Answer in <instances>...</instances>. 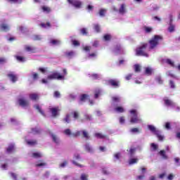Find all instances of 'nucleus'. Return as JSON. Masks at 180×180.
<instances>
[{
  "instance_id": "nucleus-1",
  "label": "nucleus",
  "mask_w": 180,
  "mask_h": 180,
  "mask_svg": "<svg viewBox=\"0 0 180 180\" xmlns=\"http://www.w3.org/2000/svg\"><path fill=\"white\" fill-rule=\"evenodd\" d=\"M63 133L66 136H72L73 137H79V136H81V133H82L83 138L86 140H89L90 137H91V136H89V133H88V131H86V130L77 131L75 133H72L71 131V129H66L64 130Z\"/></svg>"
},
{
  "instance_id": "nucleus-2",
  "label": "nucleus",
  "mask_w": 180,
  "mask_h": 180,
  "mask_svg": "<svg viewBox=\"0 0 180 180\" xmlns=\"http://www.w3.org/2000/svg\"><path fill=\"white\" fill-rule=\"evenodd\" d=\"M164 38L161 35H154L149 41V50H154L155 47L160 44V41H162Z\"/></svg>"
},
{
  "instance_id": "nucleus-3",
  "label": "nucleus",
  "mask_w": 180,
  "mask_h": 180,
  "mask_svg": "<svg viewBox=\"0 0 180 180\" xmlns=\"http://www.w3.org/2000/svg\"><path fill=\"white\" fill-rule=\"evenodd\" d=\"M148 47V44L141 43V46L136 48V56H141L142 57H148V53H146V49Z\"/></svg>"
},
{
  "instance_id": "nucleus-4",
  "label": "nucleus",
  "mask_w": 180,
  "mask_h": 180,
  "mask_svg": "<svg viewBox=\"0 0 180 180\" xmlns=\"http://www.w3.org/2000/svg\"><path fill=\"white\" fill-rule=\"evenodd\" d=\"M129 113L131 114L130 123L134 124L140 122V119H139V114L137 113L136 110H130Z\"/></svg>"
},
{
  "instance_id": "nucleus-5",
  "label": "nucleus",
  "mask_w": 180,
  "mask_h": 180,
  "mask_svg": "<svg viewBox=\"0 0 180 180\" xmlns=\"http://www.w3.org/2000/svg\"><path fill=\"white\" fill-rule=\"evenodd\" d=\"M48 79H58L59 81H61L64 79V75H61L60 73L57 72H54L52 74L48 75L47 77Z\"/></svg>"
},
{
  "instance_id": "nucleus-6",
  "label": "nucleus",
  "mask_w": 180,
  "mask_h": 180,
  "mask_svg": "<svg viewBox=\"0 0 180 180\" xmlns=\"http://www.w3.org/2000/svg\"><path fill=\"white\" fill-rule=\"evenodd\" d=\"M68 2L77 9H79L82 6V2L79 0H68Z\"/></svg>"
},
{
  "instance_id": "nucleus-7",
  "label": "nucleus",
  "mask_w": 180,
  "mask_h": 180,
  "mask_svg": "<svg viewBox=\"0 0 180 180\" xmlns=\"http://www.w3.org/2000/svg\"><path fill=\"white\" fill-rule=\"evenodd\" d=\"M108 84L112 88H119L120 86V81L117 79H111L108 80Z\"/></svg>"
},
{
  "instance_id": "nucleus-8",
  "label": "nucleus",
  "mask_w": 180,
  "mask_h": 180,
  "mask_svg": "<svg viewBox=\"0 0 180 180\" xmlns=\"http://www.w3.org/2000/svg\"><path fill=\"white\" fill-rule=\"evenodd\" d=\"M18 102V105L22 106V108H27V106L30 105L29 101L25 98H19Z\"/></svg>"
},
{
  "instance_id": "nucleus-9",
  "label": "nucleus",
  "mask_w": 180,
  "mask_h": 180,
  "mask_svg": "<svg viewBox=\"0 0 180 180\" xmlns=\"http://www.w3.org/2000/svg\"><path fill=\"white\" fill-rule=\"evenodd\" d=\"M25 50L27 51L28 53H37V48L35 46H32L30 45H25Z\"/></svg>"
},
{
  "instance_id": "nucleus-10",
  "label": "nucleus",
  "mask_w": 180,
  "mask_h": 180,
  "mask_svg": "<svg viewBox=\"0 0 180 180\" xmlns=\"http://www.w3.org/2000/svg\"><path fill=\"white\" fill-rule=\"evenodd\" d=\"M163 101L166 106H171L172 108H174V106H175V103L168 98H164Z\"/></svg>"
},
{
  "instance_id": "nucleus-11",
  "label": "nucleus",
  "mask_w": 180,
  "mask_h": 180,
  "mask_svg": "<svg viewBox=\"0 0 180 180\" xmlns=\"http://www.w3.org/2000/svg\"><path fill=\"white\" fill-rule=\"evenodd\" d=\"M70 115L75 120H78V119H79V112L77 110L72 111Z\"/></svg>"
},
{
  "instance_id": "nucleus-12",
  "label": "nucleus",
  "mask_w": 180,
  "mask_h": 180,
  "mask_svg": "<svg viewBox=\"0 0 180 180\" xmlns=\"http://www.w3.org/2000/svg\"><path fill=\"white\" fill-rule=\"evenodd\" d=\"M119 13L121 15H124L126 13V4H122L119 8Z\"/></svg>"
},
{
  "instance_id": "nucleus-13",
  "label": "nucleus",
  "mask_w": 180,
  "mask_h": 180,
  "mask_svg": "<svg viewBox=\"0 0 180 180\" xmlns=\"http://www.w3.org/2000/svg\"><path fill=\"white\" fill-rule=\"evenodd\" d=\"M7 77L10 78L12 82H16L18 81V77H16V75L13 73H9L8 75H7Z\"/></svg>"
},
{
  "instance_id": "nucleus-14",
  "label": "nucleus",
  "mask_w": 180,
  "mask_h": 180,
  "mask_svg": "<svg viewBox=\"0 0 180 180\" xmlns=\"http://www.w3.org/2000/svg\"><path fill=\"white\" fill-rule=\"evenodd\" d=\"M30 133H32V134H40L41 133V129L37 127L32 128Z\"/></svg>"
},
{
  "instance_id": "nucleus-15",
  "label": "nucleus",
  "mask_w": 180,
  "mask_h": 180,
  "mask_svg": "<svg viewBox=\"0 0 180 180\" xmlns=\"http://www.w3.org/2000/svg\"><path fill=\"white\" fill-rule=\"evenodd\" d=\"M51 137H52L53 143H56V144H60V139L57 137V135L51 134Z\"/></svg>"
},
{
  "instance_id": "nucleus-16",
  "label": "nucleus",
  "mask_w": 180,
  "mask_h": 180,
  "mask_svg": "<svg viewBox=\"0 0 180 180\" xmlns=\"http://www.w3.org/2000/svg\"><path fill=\"white\" fill-rule=\"evenodd\" d=\"M50 111L51 112L52 116L56 117L58 113V108H50Z\"/></svg>"
},
{
  "instance_id": "nucleus-17",
  "label": "nucleus",
  "mask_w": 180,
  "mask_h": 180,
  "mask_svg": "<svg viewBox=\"0 0 180 180\" xmlns=\"http://www.w3.org/2000/svg\"><path fill=\"white\" fill-rule=\"evenodd\" d=\"M114 53H115V54H120L122 53V46L117 44L115 47Z\"/></svg>"
},
{
  "instance_id": "nucleus-18",
  "label": "nucleus",
  "mask_w": 180,
  "mask_h": 180,
  "mask_svg": "<svg viewBox=\"0 0 180 180\" xmlns=\"http://www.w3.org/2000/svg\"><path fill=\"white\" fill-rule=\"evenodd\" d=\"M34 108L38 110V112L42 115V116H46V114H44V111H43V110H41V108H40V105H39V104H36Z\"/></svg>"
},
{
  "instance_id": "nucleus-19",
  "label": "nucleus",
  "mask_w": 180,
  "mask_h": 180,
  "mask_svg": "<svg viewBox=\"0 0 180 180\" xmlns=\"http://www.w3.org/2000/svg\"><path fill=\"white\" fill-rule=\"evenodd\" d=\"M168 30L170 33H172V32H175V25H172V20H170Z\"/></svg>"
},
{
  "instance_id": "nucleus-20",
  "label": "nucleus",
  "mask_w": 180,
  "mask_h": 180,
  "mask_svg": "<svg viewBox=\"0 0 180 180\" xmlns=\"http://www.w3.org/2000/svg\"><path fill=\"white\" fill-rule=\"evenodd\" d=\"M30 99H31V101H37V99H39V94H30Z\"/></svg>"
},
{
  "instance_id": "nucleus-21",
  "label": "nucleus",
  "mask_w": 180,
  "mask_h": 180,
  "mask_svg": "<svg viewBox=\"0 0 180 180\" xmlns=\"http://www.w3.org/2000/svg\"><path fill=\"white\" fill-rule=\"evenodd\" d=\"M1 28L2 32H8V30H10L9 25L6 24H1Z\"/></svg>"
},
{
  "instance_id": "nucleus-22",
  "label": "nucleus",
  "mask_w": 180,
  "mask_h": 180,
  "mask_svg": "<svg viewBox=\"0 0 180 180\" xmlns=\"http://www.w3.org/2000/svg\"><path fill=\"white\" fill-rule=\"evenodd\" d=\"M32 157L33 158H41L43 155L41 153L35 152L32 153Z\"/></svg>"
},
{
  "instance_id": "nucleus-23",
  "label": "nucleus",
  "mask_w": 180,
  "mask_h": 180,
  "mask_svg": "<svg viewBox=\"0 0 180 180\" xmlns=\"http://www.w3.org/2000/svg\"><path fill=\"white\" fill-rule=\"evenodd\" d=\"M80 180H89V175L88 174L82 173L80 175Z\"/></svg>"
},
{
  "instance_id": "nucleus-24",
  "label": "nucleus",
  "mask_w": 180,
  "mask_h": 180,
  "mask_svg": "<svg viewBox=\"0 0 180 180\" xmlns=\"http://www.w3.org/2000/svg\"><path fill=\"white\" fill-rule=\"evenodd\" d=\"M15 150V146L14 145H9L8 147L6 149V151L8 154H11V153H12V151Z\"/></svg>"
},
{
  "instance_id": "nucleus-25",
  "label": "nucleus",
  "mask_w": 180,
  "mask_h": 180,
  "mask_svg": "<svg viewBox=\"0 0 180 180\" xmlns=\"http://www.w3.org/2000/svg\"><path fill=\"white\" fill-rule=\"evenodd\" d=\"M26 143L28 146H36L37 144V140H27Z\"/></svg>"
},
{
  "instance_id": "nucleus-26",
  "label": "nucleus",
  "mask_w": 180,
  "mask_h": 180,
  "mask_svg": "<svg viewBox=\"0 0 180 180\" xmlns=\"http://www.w3.org/2000/svg\"><path fill=\"white\" fill-rule=\"evenodd\" d=\"M89 98V96H88V94H82L80 96V102H85V101H86V99H88Z\"/></svg>"
},
{
  "instance_id": "nucleus-27",
  "label": "nucleus",
  "mask_w": 180,
  "mask_h": 180,
  "mask_svg": "<svg viewBox=\"0 0 180 180\" xmlns=\"http://www.w3.org/2000/svg\"><path fill=\"white\" fill-rule=\"evenodd\" d=\"M155 134V136H157L159 141H162L164 140V136H162V135H161V132H160V131H156Z\"/></svg>"
},
{
  "instance_id": "nucleus-28",
  "label": "nucleus",
  "mask_w": 180,
  "mask_h": 180,
  "mask_svg": "<svg viewBox=\"0 0 180 180\" xmlns=\"http://www.w3.org/2000/svg\"><path fill=\"white\" fill-rule=\"evenodd\" d=\"M166 64H168V65H170V67H175V64L172 60L167 58L165 60Z\"/></svg>"
},
{
  "instance_id": "nucleus-29",
  "label": "nucleus",
  "mask_w": 180,
  "mask_h": 180,
  "mask_svg": "<svg viewBox=\"0 0 180 180\" xmlns=\"http://www.w3.org/2000/svg\"><path fill=\"white\" fill-rule=\"evenodd\" d=\"M94 136L95 137H96V139H106V135H103L101 133H96Z\"/></svg>"
},
{
  "instance_id": "nucleus-30",
  "label": "nucleus",
  "mask_w": 180,
  "mask_h": 180,
  "mask_svg": "<svg viewBox=\"0 0 180 180\" xmlns=\"http://www.w3.org/2000/svg\"><path fill=\"white\" fill-rule=\"evenodd\" d=\"M115 112H117L118 113H123L124 112V108L122 106H118L115 108Z\"/></svg>"
},
{
  "instance_id": "nucleus-31",
  "label": "nucleus",
  "mask_w": 180,
  "mask_h": 180,
  "mask_svg": "<svg viewBox=\"0 0 180 180\" xmlns=\"http://www.w3.org/2000/svg\"><path fill=\"white\" fill-rule=\"evenodd\" d=\"M159 154L164 160H168V156L165 154V150H162L159 152Z\"/></svg>"
},
{
  "instance_id": "nucleus-32",
  "label": "nucleus",
  "mask_w": 180,
  "mask_h": 180,
  "mask_svg": "<svg viewBox=\"0 0 180 180\" xmlns=\"http://www.w3.org/2000/svg\"><path fill=\"white\" fill-rule=\"evenodd\" d=\"M148 129H149V130L152 131V133H154L155 134V133H157V131H158V130H157V129H155V127H154L153 125H148Z\"/></svg>"
},
{
  "instance_id": "nucleus-33",
  "label": "nucleus",
  "mask_w": 180,
  "mask_h": 180,
  "mask_svg": "<svg viewBox=\"0 0 180 180\" xmlns=\"http://www.w3.org/2000/svg\"><path fill=\"white\" fill-rule=\"evenodd\" d=\"M41 9L43 11V12H46V13H50L51 12V8H50V7L44 6L41 7Z\"/></svg>"
},
{
  "instance_id": "nucleus-34",
  "label": "nucleus",
  "mask_w": 180,
  "mask_h": 180,
  "mask_svg": "<svg viewBox=\"0 0 180 180\" xmlns=\"http://www.w3.org/2000/svg\"><path fill=\"white\" fill-rule=\"evenodd\" d=\"M101 172L102 174H103V175H109V174H110V172L108 169V167H102Z\"/></svg>"
},
{
  "instance_id": "nucleus-35",
  "label": "nucleus",
  "mask_w": 180,
  "mask_h": 180,
  "mask_svg": "<svg viewBox=\"0 0 180 180\" xmlns=\"http://www.w3.org/2000/svg\"><path fill=\"white\" fill-rule=\"evenodd\" d=\"M145 74L146 75H151L153 74V69H151L150 68H146Z\"/></svg>"
},
{
  "instance_id": "nucleus-36",
  "label": "nucleus",
  "mask_w": 180,
  "mask_h": 180,
  "mask_svg": "<svg viewBox=\"0 0 180 180\" xmlns=\"http://www.w3.org/2000/svg\"><path fill=\"white\" fill-rule=\"evenodd\" d=\"M65 57H68V58H71L74 56V51H70L68 52H65Z\"/></svg>"
},
{
  "instance_id": "nucleus-37",
  "label": "nucleus",
  "mask_w": 180,
  "mask_h": 180,
  "mask_svg": "<svg viewBox=\"0 0 180 180\" xmlns=\"http://www.w3.org/2000/svg\"><path fill=\"white\" fill-rule=\"evenodd\" d=\"M63 120L65 122V123H70V122H71L70 114H67Z\"/></svg>"
},
{
  "instance_id": "nucleus-38",
  "label": "nucleus",
  "mask_w": 180,
  "mask_h": 180,
  "mask_svg": "<svg viewBox=\"0 0 180 180\" xmlns=\"http://www.w3.org/2000/svg\"><path fill=\"white\" fill-rule=\"evenodd\" d=\"M47 165V163L43 162V160H39V163H37L35 165V167H46Z\"/></svg>"
},
{
  "instance_id": "nucleus-39",
  "label": "nucleus",
  "mask_w": 180,
  "mask_h": 180,
  "mask_svg": "<svg viewBox=\"0 0 180 180\" xmlns=\"http://www.w3.org/2000/svg\"><path fill=\"white\" fill-rule=\"evenodd\" d=\"M134 68L135 72H140V71H141V66H140V65L139 64H136L135 65H134Z\"/></svg>"
},
{
  "instance_id": "nucleus-40",
  "label": "nucleus",
  "mask_w": 180,
  "mask_h": 180,
  "mask_svg": "<svg viewBox=\"0 0 180 180\" xmlns=\"http://www.w3.org/2000/svg\"><path fill=\"white\" fill-rule=\"evenodd\" d=\"M15 58L18 61H19L20 63H25V58L23 56H16Z\"/></svg>"
},
{
  "instance_id": "nucleus-41",
  "label": "nucleus",
  "mask_w": 180,
  "mask_h": 180,
  "mask_svg": "<svg viewBox=\"0 0 180 180\" xmlns=\"http://www.w3.org/2000/svg\"><path fill=\"white\" fill-rule=\"evenodd\" d=\"M84 120H86V122H91V120H92V115L85 114Z\"/></svg>"
},
{
  "instance_id": "nucleus-42",
  "label": "nucleus",
  "mask_w": 180,
  "mask_h": 180,
  "mask_svg": "<svg viewBox=\"0 0 180 180\" xmlns=\"http://www.w3.org/2000/svg\"><path fill=\"white\" fill-rule=\"evenodd\" d=\"M139 162V159L137 158H131L129 161V165H133V164H136Z\"/></svg>"
},
{
  "instance_id": "nucleus-43",
  "label": "nucleus",
  "mask_w": 180,
  "mask_h": 180,
  "mask_svg": "<svg viewBox=\"0 0 180 180\" xmlns=\"http://www.w3.org/2000/svg\"><path fill=\"white\" fill-rule=\"evenodd\" d=\"M40 26L41 27H44V29H46V27H51V24H50L49 22L44 23V22H42L40 24Z\"/></svg>"
},
{
  "instance_id": "nucleus-44",
  "label": "nucleus",
  "mask_w": 180,
  "mask_h": 180,
  "mask_svg": "<svg viewBox=\"0 0 180 180\" xmlns=\"http://www.w3.org/2000/svg\"><path fill=\"white\" fill-rule=\"evenodd\" d=\"M32 40H34V41H39L41 40V37L40 35H34Z\"/></svg>"
},
{
  "instance_id": "nucleus-45",
  "label": "nucleus",
  "mask_w": 180,
  "mask_h": 180,
  "mask_svg": "<svg viewBox=\"0 0 180 180\" xmlns=\"http://www.w3.org/2000/svg\"><path fill=\"white\" fill-rule=\"evenodd\" d=\"M103 39L105 41H109V40H110V39H112V35H110L109 34H106L103 36Z\"/></svg>"
},
{
  "instance_id": "nucleus-46",
  "label": "nucleus",
  "mask_w": 180,
  "mask_h": 180,
  "mask_svg": "<svg viewBox=\"0 0 180 180\" xmlns=\"http://www.w3.org/2000/svg\"><path fill=\"white\" fill-rule=\"evenodd\" d=\"M106 13V9L105 8H101L99 11V15L100 16H101L102 18H103V16H105V14Z\"/></svg>"
},
{
  "instance_id": "nucleus-47",
  "label": "nucleus",
  "mask_w": 180,
  "mask_h": 180,
  "mask_svg": "<svg viewBox=\"0 0 180 180\" xmlns=\"http://www.w3.org/2000/svg\"><path fill=\"white\" fill-rule=\"evenodd\" d=\"M85 150L88 153H92V148H91V146H89V143L86 144Z\"/></svg>"
},
{
  "instance_id": "nucleus-48",
  "label": "nucleus",
  "mask_w": 180,
  "mask_h": 180,
  "mask_svg": "<svg viewBox=\"0 0 180 180\" xmlns=\"http://www.w3.org/2000/svg\"><path fill=\"white\" fill-rule=\"evenodd\" d=\"M80 32L83 36H86L88 34V31L86 30V28L80 29Z\"/></svg>"
},
{
  "instance_id": "nucleus-49",
  "label": "nucleus",
  "mask_w": 180,
  "mask_h": 180,
  "mask_svg": "<svg viewBox=\"0 0 180 180\" xmlns=\"http://www.w3.org/2000/svg\"><path fill=\"white\" fill-rule=\"evenodd\" d=\"M112 101L115 103H119V102H120V98L118 96H113L112 97Z\"/></svg>"
},
{
  "instance_id": "nucleus-50",
  "label": "nucleus",
  "mask_w": 180,
  "mask_h": 180,
  "mask_svg": "<svg viewBox=\"0 0 180 180\" xmlns=\"http://www.w3.org/2000/svg\"><path fill=\"white\" fill-rule=\"evenodd\" d=\"M144 29L146 33H151L153 32V27H145Z\"/></svg>"
},
{
  "instance_id": "nucleus-51",
  "label": "nucleus",
  "mask_w": 180,
  "mask_h": 180,
  "mask_svg": "<svg viewBox=\"0 0 180 180\" xmlns=\"http://www.w3.org/2000/svg\"><path fill=\"white\" fill-rule=\"evenodd\" d=\"M155 81L158 82V84H162L163 81H162V78L161 77V76H157L155 77Z\"/></svg>"
},
{
  "instance_id": "nucleus-52",
  "label": "nucleus",
  "mask_w": 180,
  "mask_h": 180,
  "mask_svg": "<svg viewBox=\"0 0 180 180\" xmlns=\"http://www.w3.org/2000/svg\"><path fill=\"white\" fill-rule=\"evenodd\" d=\"M11 4H22V0H8Z\"/></svg>"
},
{
  "instance_id": "nucleus-53",
  "label": "nucleus",
  "mask_w": 180,
  "mask_h": 180,
  "mask_svg": "<svg viewBox=\"0 0 180 180\" xmlns=\"http://www.w3.org/2000/svg\"><path fill=\"white\" fill-rule=\"evenodd\" d=\"M51 44L56 46V44H60V41L57 39H52L51 40Z\"/></svg>"
},
{
  "instance_id": "nucleus-54",
  "label": "nucleus",
  "mask_w": 180,
  "mask_h": 180,
  "mask_svg": "<svg viewBox=\"0 0 180 180\" xmlns=\"http://www.w3.org/2000/svg\"><path fill=\"white\" fill-rule=\"evenodd\" d=\"M53 96L54 98H60V96H61V94L60 93V91H56L53 93Z\"/></svg>"
},
{
  "instance_id": "nucleus-55",
  "label": "nucleus",
  "mask_w": 180,
  "mask_h": 180,
  "mask_svg": "<svg viewBox=\"0 0 180 180\" xmlns=\"http://www.w3.org/2000/svg\"><path fill=\"white\" fill-rule=\"evenodd\" d=\"M72 43L73 46H81V44L79 43V41H78L77 40H72Z\"/></svg>"
},
{
  "instance_id": "nucleus-56",
  "label": "nucleus",
  "mask_w": 180,
  "mask_h": 180,
  "mask_svg": "<svg viewBox=\"0 0 180 180\" xmlns=\"http://www.w3.org/2000/svg\"><path fill=\"white\" fill-rule=\"evenodd\" d=\"M94 30H96L97 33H99V32H101V27L99 26V25H94Z\"/></svg>"
},
{
  "instance_id": "nucleus-57",
  "label": "nucleus",
  "mask_w": 180,
  "mask_h": 180,
  "mask_svg": "<svg viewBox=\"0 0 180 180\" xmlns=\"http://www.w3.org/2000/svg\"><path fill=\"white\" fill-rule=\"evenodd\" d=\"M151 148H153V150L154 151H156V150H158V146L155 145V143H151Z\"/></svg>"
},
{
  "instance_id": "nucleus-58",
  "label": "nucleus",
  "mask_w": 180,
  "mask_h": 180,
  "mask_svg": "<svg viewBox=\"0 0 180 180\" xmlns=\"http://www.w3.org/2000/svg\"><path fill=\"white\" fill-rule=\"evenodd\" d=\"M72 164H74V165H76L77 167H79V168H84V165H79V163L75 162V160H72Z\"/></svg>"
},
{
  "instance_id": "nucleus-59",
  "label": "nucleus",
  "mask_w": 180,
  "mask_h": 180,
  "mask_svg": "<svg viewBox=\"0 0 180 180\" xmlns=\"http://www.w3.org/2000/svg\"><path fill=\"white\" fill-rule=\"evenodd\" d=\"M83 50L84 51H91V46H86L83 47Z\"/></svg>"
},
{
  "instance_id": "nucleus-60",
  "label": "nucleus",
  "mask_w": 180,
  "mask_h": 180,
  "mask_svg": "<svg viewBox=\"0 0 180 180\" xmlns=\"http://www.w3.org/2000/svg\"><path fill=\"white\" fill-rule=\"evenodd\" d=\"M124 122H125L124 117H120V123L121 124H124Z\"/></svg>"
},
{
  "instance_id": "nucleus-61",
  "label": "nucleus",
  "mask_w": 180,
  "mask_h": 180,
  "mask_svg": "<svg viewBox=\"0 0 180 180\" xmlns=\"http://www.w3.org/2000/svg\"><path fill=\"white\" fill-rule=\"evenodd\" d=\"M169 85H170V88H172V89L175 88V84L174 83V81L170 80Z\"/></svg>"
},
{
  "instance_id": "nucleus-62",
  "label": "nucleus",
  "mask_w": 180,
  "mask_h": 180,
  "mask_svg": "<svg viewBox=\"0 0 180 180\" xmlns=\"http://www.w3.org/2000/svg\"><path fill=\"white\" fill-rule=\"evenodd\" d=\"M165 128L167 129V130H169V129H171V123H169V122H166V124H165Z\"/></svg>"
},
{
  "instance_id": "nucleus-63",
  "label": "nucleus",
  "mask_w": 180,
  "mask_h": 180,
  "mask_svg": "<svg viewBox=\"0 0 180 180\" xmlns=\"http://www.w3.org/2000/svg\"><path fill=\"white\" fill-rule=\"evenodd\" d=\"M174 161H175L176 164H178L177 165L179 167H180L179 158H175Z\"/></svg>"
},
{
  "instance_id": "nucleus-64",
  "label": "nucleus",
  "mask_w": 180,
  "mask_h": 180,
  "mask_svg": "<svg viewBox=\"0 0 180 180\" xmlns=\"http://www.w3.org/2000/svg\"><path fill=\"white\" fill-rule=\"evenodd\" d=\"M167 179L168 180L174 179V174H169L168 176H167Z\"/></svg>"
}]
</instances>
